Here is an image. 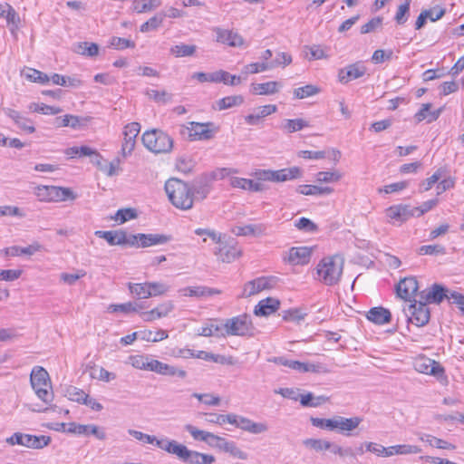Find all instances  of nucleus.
Instances as JSON below:
<instances>
[{"mask_svg": "<svg viewBox=\"0 0 464 464\" xmlns=\"http://www.w3.org/2000/svg\"><path fill=\"white\" fill-rule=\"evenodd\" d=\"M165 191L169 201L176 208L188 210L193 207V198L189 186L179 179H169L165 183Z\"/></svg>", "mask_w": 464, "mask_h": 464, "instance_id": "obj_1", "label": "nucleus"}, {"mask_svg": "<svg viewBox=\"0 0 464 464\" xmlns=\"http://www.w3.org/2000/svg\"><path fill=\"white\" fill-rule=\"evenodd\" d=\"M343 258L340 256L324 257L316 266L317 279L326 285H334L341 279Z\"/></svg>", "mask_w": 464, "mask_h": 464, "instance_id": "obj_2", "label": "nucleus"}, {"mask_svg": "<svg viewBox=\"0 0 464 464\" xmlns=\"http://www.w3.org/2000/svg\"><path fill=\"white\" fill-rule=\"evenodd\" d=\"M30 382L38 399L44 403H50L53 400V392L49 373L41 366L33 368L30 374Z\"/></svg>", "mask_w": 464, "mask_h": 464, "instance_id": "obj_3", "label": "nucleus"}, {"mask_svg": "<svg viewBox=\"0 0 464 464\" xmlns=\"http://www.w3.org/2000/svg\"><path fill=\"white\" fill-rule=\"evenodd\" d=\"M217 419V424L222 425L224 423H229L244 431L255 435L265 433L269 430L268 424L266 422H256L246 417L234 413H229L227 415L218 414Z\"/></svg>", "mask_w": 464, "mask_h": 464, "instance_id": "obj_4", "label": "nucleus"}, {"mask_svg": "<svg viewBox=\"0 0 464 464\" xmlns=\"http://www.w3.org/2000/svg\"><path fill=\"white\" fill-rule=\"evenodd\" d=\"M141 140L143 145L154 153H168L173 147V140L162 130H147L142 134Z\"/></svg>", "mask_w": 464, "mask_h": 464, "instance_id": "obj_5", "label": "nucleus"}, {"mask_svg": "<svg viewBox=\"0 0 464 464\" xmlns=\"http://www.w3.org/2000/svg\"><path fill=\"white\" fill-rule=\"evenodd\" d=\"M254 326L251 316L243 314L225 320L223 324L224 337L231 336H252Z\"/></svg>", "mask_w": 464, "mask_h": 464, "instance_id": "obj_6", "label": "nucleus"}, {"mask_svg": "<svg viewBox=\"0 0 464 464\" xmlns=\"http://www.w3.org/2000/svg\"><path fill=\"white\" fill-rule=\"evenodd\" d=\"M34 195L44 202H62L76 198L71 188L57 186H37L34 188Z\"/></svg>", "mask_w": 464, "mask_h": 464, "instance_id": "obj_7", "label": "nucleus"}, {"mask_svg": "<svg viewBox=\"0 0 464 464\" xmlns=\"http://www.w3.org/2000/svg\"><path fill=\"white\" fill-rule=\"evenodd\" d=\"M218 129L215 128L213 122H188V125H183L180 128V134L187 136L191 141L195 140H208L212 139L217 132Z\"/></svg>", "mask_w": 464, "mask_h": 464, "instance_id": "obj_8", "label": "nucleus"}, {"mask_svg": "<svg viewBox=\"0 0 464 464\" xmlns=\"http://www.w3.org/2000/svg\"><path fill=\"white\" fill-rule=\"evenodd\" d=\"M403 314L408 322L415 324L418 327L426 325L430 318V312L427 304L422 300L410 304L407 307L403 308Z\"/></svg>", "mask_w": 464, "mask_h": 464, "instance_id": "obj_9", "label": "nucleus"}, {"mask_svg": "<svg viewBox=\"0 0 464 464\" xmlns=\"http://www.w3.org/2000/svg\"><path fill=\"white\" fill-rule=\"evenodd\" d=\"M278 279L276 276H260L246 282L243 286V298L257 295L262 291L273 289L277 285Z\"/></svg>", "mask_w": 464, "mask_h": 464, "instance_id": "obj_10", "label": "nucleus"}, {"mask_svg": "<svg viewBox=\"0 0 464 464\" xmlns=\"http://www.w3.org/2000/svg\"><path fill=\"white\" fill-rule=\"evenodd\" d=\"M413 367L418 372L432 375L437 378L444 374V369L440 362L426 356L416 358L413 362Z\"/></svg>", "mask_w": 464, "mask_h": 464, "instance_id": "obj_11", "label": "nucleus"}, {"mask_svg": "<svg viewBox=\"0 0 464 464\" xmlns=\"http://www.w3.org/2000/svg\"><path fill=\"white\" fill-rule=\"evenodd\" d=\"M301 169L297 167H294L279 170H264L262 173V179L264 180L282 182L298 179L301 177Z\"/></svg>", "mask_w": 464, "mask_h": 464, "instance_id": "obj_12", "label": "nucleus"}, {"mask_svg": "<svg viewBox=\"0 0 464 464\" xmlns=\"http://www.w3.org/2000/svg\"><path fill=\"white\" fill-rule=\"evenodd\" d=\"M367 68L362 62H356L338 71V81L346 84L353 80L359 79L366 73Z\"/></svg>", "mask_w": 464, "mask_h": 464, "instance_id": "obj_13", "label": "nucleus"}, {"mask_svg": "<svg viewBox=\"0 0 464 464\" xmlns=\"http://www.w3.org/2000/svg\"><path fill=\"white\" fill-rule=\"evenodd\" d=\"M140 131V125L138 122H130L127 124L123 131V142L121 145V152L124 157L130 155L135 148L136 137Z\"/></svg>", "mask_w": 464, "mask_h": 464, "instance_id": "obj_14", "label": "nucleus"}, {"mask_svg": "<svg viewBox=\"0 0 464 464\" xmlns=\"http://www.w3.org/2000/svg\"><path fill=\"white\" fill-rule=\"evenodd\" d=\"M212 447L228 453L233 458L238 459L246 460L248 458L247 453L243 451L235 441L227 440L219 436H217L215 442L212 443Z\"/></svg>", "mask_w": 464, "mask_h": 464, "instance_id": "obj_15", "label": "nucleus"}, {"mask_svg": "<svg viewBox=\"0 0 464 464\" xmlns=\"http://www.w3.org/2000/svg\"><path fill=\"white\" fill-rule=\"evenodd\" d=\"M157 447L169 454L175 455L182 462L185 461L189 450L185 445L168 438L160 439V441L157 442Z\"/></svg>", "mask_w": 464, "mask_h": 464, "instance_id": "obj_16", "label": "nucleus"}, {"mask_svg": "<svg viewBox=\"0 0 464 464\" xmlns=\"http://www.w3.org/2000/svg\"><path fill=\"white\" fill-rule=\"evenodd\" d=\"M213 31L216 33V41L218 43L227 44L232 47H240L244 45L243 37L236 32L215 27Z\"/></svg>", "mask_w": 464, "mask_h": 464, "instance_id": "obj_17", "label": "nucleus"}, {"mask_svg": "<svg viewBox=\"0 0 464 464\" xmlns=\"http://www.w3.org/2000/svg\"><path fill=\"white\" fill-rule=\"evenodd\" d=\"M415 210L410 205L399 204L386 209V216L393 221L402 223L415 216Z\"/></svg>", "mask_w": 464, "mask_h": 464, "instance_id": "obj_18", "label": "nucleus"}, {"mask_svg": "<svg viewBox=\"0 0 464 464\" xmlns=\"http://www.w3.org/2000/svg\"><path fill=\"white\" fill-rule=\"evenodd\" d=\"M312 249L307 246L292 247L284 260L294 266L306 265L310 261Z\"/></svg>", "mask_w": 464, "mask_h": 464, "instance_id": "obj_19", "label": "nucleus"}, {"mask_svg": "<svg viewBox=\"0 0 464 464\" xmlns=\"http://www.w3.org/2000/svg\"><path fill=\"white\" fill-rule=\"evenodd\" d=\"M418 281L415 277L410 276L401 280L397 286L396 292L399 297L403 300H411L418 291Z\"/></svg>", "mask_w": 464, "mask_h": 464, "instance_id": "obj_20", "label": "nucleus"}, {"mask_svg": "<svg viewBox=\"0 0 464 464\" xmlns=\"http://www.w3.org/2000/svg\"><path fill=\"white\" fill-rule=\"evenodd\" d=\"M448 289L440 285L434 284L429 289L420 294V300L426 304H440L446 298Z\"/></svg>", "mask_w": 464, "mask_h": 464, "instance_id": "obj_21", "label": "nucleus"}, {"mask_svg": "<svg viewBox=\"0 0 464 464\" xmlns=\"http://www.w3.org/2000/svg\"><path fill=\"white\" fill-rule=\"evenodd\" d=\"M362 419L360 417L344 418L342 416L334 417L333 430H338L344 434L345 432L352 431L358 428Z\"/></svg>", "mask_w": 464, "mask_h": 464, "instance_id": "obj_22", "label": "nucleus"}, {"mask_svg": "<svg viewBox=\"0 0 464 464\" xmlns=\"http://www.w3.org/2000/svg\"><path fill=\"white\" fill-rule=\"evenodd\" d=\"M214 255L222 262L231 263L240 256L241 250L235 245L226 244L217 247L214 250Z\"/></svg>", "mask_w": 464, "mask_h": 464, "instance_id": "obj_23", "label": "nucleus"}, {"mask_svg": "<svg viewBox=\"0 0 464 464\" xmlns=\"http://www.w3.org/2000/svg\"><path fill=\"white\" fill-rule=\"evenodd\" d=\"M276 111L277 107L274 104L260 106L255 109L253 113L246 115L245 121L249 125H256L263 118L275 113Z\"/></svg>", "mask_w": 464, "mask_h": 464, "instance_id": "obj_24", "label": "nucleus"}, {"mask_svg": "<svg viewBox=\"0 0 464 464\" xmlns=\"http://www.w3.org/2000/svg\"><path fill=\"white\" fill-rule=\"evenodd\" d=\"M6 116L12 119L18 128L24 130L27 133L34 132L35 129L31 120L23 116L19 111L13 109H4Z\"/></svg>", "mask_w": 464, "mask_h": 464, "instance_id": "obj_25", "label": "nucleus"}, {"mask_svg": "<svg viewBox=\"0 0 464 464\" xmlns=\"http://www.w3.org/2000/svg\"><path fill=\"white\" fill-rule=\"evenodd\" d=\"M280 302L272 297L261 300L255 307L254 313L257 316H267L279 309Z\"/></svg>", "mask_w": 464, "mask_h": 464, "instance_id": "obj_26", "label": "nucleus"}, {"mask_svg": "<svg viewBox=\"0 0 464 464\" xmlns=\"http://www.w3.org/2000/svg\"><path fill=\"white\" fill-rule=\"evenodd\" d=\"M198 334L205 337H224L223 324L218 319L208 320L205 325L198 330Z\"/></svg>", "mask_w": 464, "mask_h": 464, "instance_id": "obj_27", "label": "nucleus"}, {"mask_svg": "<svg viewBox=\"0 0 464 464\" xmlns=\"http://www.w3.org/2000/svg\"><path fill=\"white\" fill-rule=\"evenodd\" d=\"M282 87V82L276 81L263 83H252L251 92L256 95H272L278 92Z\"/></svg>", "mask_w": 464, "mask_h": 464, "instance_id": "obj_28", "label": "nucleus"}, {"mask_svg": "<svg viewBox=\"0 0 464 464\" xmlns=\"http://www.w3.org/2000/svg\"><path fill=\"white\" fill-rule=\"evenodd\" d=\"M367 319L376 324H384L391 321V312L382 306L371 308L366 315Z\"/></svg>", "mask_w": 464, "mask_h": 464, "instance_id": "obj_29", "label": "nucleus"}, {"mask_svg": "<svg viewBox=\"0 0 464 464\" xmlns=\"http://www.w3.org/2000/svg\"><path fill=\"white\" fill-rule=\"evenodd\" d=\"M224 76L227 77V72L223 70H218L213 72H194L191 75V78L197 80L198 82H221L222 80H225Z\"/></svg>", "mask_w": 464, "mask_h": 464, "instance_id": "obj_30", "label": "nucleus"}, {"mask_svg": "<svg viewBox=\"0 0 464 464\" xmlns=\"http://www.w3.org/2000/svg\"><path fill=\"white\" fill-rule=\"evenodd\" d=\"M139 247H148L156 245L165 244L169 241V237L159 234H138Z\"/></svg>", "mask_w": 464, "mask_h": 464, "instance_id": "obj_31", "label": "nucleus"}, {"mask_svg": "<svg viewBox=\"0 0 464 464\" xmlns=\"http://www.w3.org/2000/svg\"><path fill=\"white\" fill-rule=\"evenodd\" d=\"M185 430L193 437L194 440L207 442L211 447L218 436L214 433L198 430L191 424L185 425Z\"/></svg>", "mask_w": 464, "mask_h": 464, "instance_id": "obj_32", "label": "nucleus"}, {"mask_svg": "<svg viewBox=\"0 0 464 464\" xmlns=\"http://www.w3.org/2000/svg\"><path fill=\"white\" fill-rule=\"evenodd\" d=\"M233 233L237 236L258 237L266 233V227L263 224H248L235 227Z\"/></svg>", "mask_w": 464, "mask_h": 464, "instance_id": "obj_33", "label": "nucleus"}, {"mask_svg": "<svg viewBox=\"0 0 464 464\" xmlns=\"http://www.w3.org/2000/svg\"><path fill=\"white\" fill-rule=\"evenodd\" d=\"M95 236L105 239L110 246H123L124 244V231H102L95 232Z\"/></svg>", "mask_w": 464, "mask_h": 464, "instance_id": "obj_34", "label": "nucleus"}, {"mask_svg": "<svg viewBox=\"0 0 464 464\" xmlns=\"http://www.w3.org/2000/svg\"><path fill=\"white\" fill-rule=\"evenodd\" d=\"M419 440L428 443L430 447L437 449L448 450H454L456 449V446L454 444L448 442L447 440L434 437L430 434L420 433L419 436Z\"/></svg>", "mask_w": 464, "mask_h": 464, "instance_id": "obj_35", "label": "nucleus"}, {"mask_svg": "<svg viewBox=\"0 0 464 464\" xmlns=\"http://www.w3.org/2000/svg\"><path fill=\"white\" fill-rule=\"evenodd\" d=\"M290 369L298 372H326V369L321 363L303 362L292 360Z\"/></svg>", "mask_w": 464, "mask_h": 464, "instance_id": "obj_36", "label": "nucleus"}, {"mask_svg": "<svg viewBox=\"0 0 464 464\" xmlns=\"http://www.w3.org/2000/svg\"><path fill=\"white\" fill-rule=\"evenodd\" d=\"M51 442V438L44 435H31L24 434V440L23 446L30 449H43Z\"/></svg>", "mask_w": 464, "mask_h": 464, "instance_id": "obj_37", "label": "nucleus"}, {"mask_svg": "<svg viewBox=\"0 0 464 464\" xmlns=\"http://www.w3.org/2000/svg\"><path fill=\"white\" fill-rule=\"evenodd\" d=\"M296 191L305 196H323L333 193L334 189L330 187H320L316 185H300Z\"/></svg>", "mask_w": 464, "mask_h": 464, "instance_id": "obj_38", "label": "nucleus"}, {"mask_svg": "<svg viewBox=\"0 0 464 464\" xmlns=\"http://www.w3.org/2000/svg\"><path fill=\"white\" fill-rule=\"evenodd\" d=\"M215 462L213 455L200 453L196 450H188L184 463L188 464H212Z\"/></svg>", "mask_w": 464, "mask_h": 464, "instance_id": "obj_39", "label": "nucleus"}, {"mask_svg": "<svg viewBox=\"0 0 464 464\" xmlns=\"http://www.w3.org/2000/svg\"><path fill=\"white\" fill-rule=\"evenodd\" d=\"M75 434L93 435L98 440H103L106 439L104 429L100 428L94 424H80L76 428Z\"/></svg>", "mask_w": 464, "mask_h": 464, "instance_id": "obj_40", "label": "nucleus"}, {"mask_svg": "<svg viewBox=\"0 0 464 464\" xmlns=\"http://www.w3.org/2000/svg\"><path fill=\"white\" fill-rule=\"evenodd\" d=\"M144 305L138 302H128L120 304H111L108 307V311L111 313L121 312L123 314L136 313L143 309Z\"/></svg>", "mask_w": 464, "mask_h": 464, "instance_id": "obj_41", "label": "nucleus"}, {"mask_svg": "<svg viewBox=\"0 0 464 464\" xmlns=\"http://www.w3.org/2000/svg\"><path fill=\"white\" fill-rule=\"evenodd\" d=\"M197 46L194 44H179L170 47L169 53L177 58L193 56Z\"/></svg>", "mask_w": 464, "mask_h": 464, "instance_id": "obj_42", "label": "nucleus"}, {"mask_svg": "<svg viewBox=\"0 0 464 464\" xmlns=\"http://www.w3.org/2000/svg\"><path fill=\"white\" fill-rule=\"evenodd\" d=\"M166 17L167 14L164 12L157 13L154 16H152L147 22L140 25V32L148 33L150 31L157 30L160 26H161Z\"/></svg>", "mask_w": 464, "mask_h": 464, "instance_id": "obj_43", "label": "nucleus"}, {"mask_svg": "<svg viewBox=\"0 0 464 464\" xmlns=\"http://www.w3.org/2000/svg\"><path fill=\"white\" fill-rule=\"evenodd\" d=\"M303 444L305 448L316 452L329 450L332 447L331 441L323 439H306L303 440Z\"/></svg>", "mask_w": 464, "mask_h": 464, "instance_id": "obj_44", "label": "nucleus"}, {"mask_svg": "<svg viewBox=\"0 0 464 464\" xmlns=\"http://www.w3.org/2000/svg\"><path fill=\"white\" fill-rule=\"evenodd\" d=\"M168 337V332L162 329H160L157 332H152L151 330H143L139 332V338L147 342L156 343L165 340Z\"/></svg>", "mask_w": 464, "mask_h": 464, "instance_id": "obj_45", "label": "nucleus"}, {"mask_svg": "<svg viewBox=\"0 0 464 464\" xmlns=\"http://www.w3.org/2000/svg\"><path fill=\"white\" fill-rule=\"evenodd\" d=\"M82 119L81 117L72 114H66L55 119L57 127H71L74 130H77L82 126Z\"/></svg>", "mask_w": 464, "mask_h": 464, "instance_id": "obj_46", "label": "nucleus"}, {"mask_svg": "<svg viewBox=\"0 0 464 464\" xmlns=\"http://www.w3.org/2000/svg\"><path fill=\"white\" fill-rule=\"evenodd\" d=\"M299 401L304 407H318L326 402L328 401V397L324 395L314 397L312 392H308L303 395L300 394Z\"/></svg>", "mask_w": 464, "mask_h": 464, "instance_id": "obj_47", "label": "nucleus"}, {"mask_svg": "<svg viewBox=\"0 0 464 464\" xmlns=\"http://www.w3.org/2000/svg\"><path fill=\"white\" fill-rule=\"evenodd\" d=\"M160 5V1H159V0H134L133 1V9L139 14L152 11Z\"/></svg>", "mask_w": 464, "mask_h": 464, "instance_id": "obj_48", "label": "nucleus"}, {"mask_svg": "<svg viewBox=\"0 0 464 464\" xmlns=\"http://www.w3.org/2000/svg\"><path fill=\"white\" fill-rule=\"evenodd\" d=\"M244 102V98L241 95H232L224 97L217 102L218 109L219 111L227 110L235 106H239Z\"/></svg>", "mask_w": 464, "mask_h": 464, "instance_id": "obj_49", "label": "nucleus"}, {"mask_svg": "<svg viewBox=\"0 0 464 464\" xmlns=\"http://www.w3.org/2000/svg\"><path fill=\"white\" fill-rule=\"evenodd\" d=\"M130 292L139 298L151 297V293L149 291L148 282L142 284L129 283Z\"/></svg>", "mask_w": 464, "mask_h": 464, "instance_id": "obj_50", "label": "nucleus"}, {"mask_svg": "<svg viewBox=\"0 0 464 464\" xmlns=\"http://www.w3.org/2000/svg\"><path fill=\"white\" fill-rule=\"evenodd\" d=\"M411 0H404L403 4L398 6L394 20L398 24H404L410 16V6Z\"/></svg>", "mask_w": 464, "mask_h": 464, "instance_id": "obj_51", "label": "nucleus"}, {"mask_svg": "<svg viewBox=\"0 0 464 464\" xmlns=\"http://www.w3.org/2000/svg\"><path fill=\"white\" fill-rule=\"evenodd\" d=\"M309 124L306 121L303 119H294V120H285L283 123L282 128L287 133H293L298 130H303L305 127H308Z\"/></svg>", "mask_w": 464, "mask_h": 464, "instance_id": "obj_52", "label": "nucleus"}, {"mask_svg": "<svg viewBox=\"0 0 464 464\" xmlns=\"http://www.w3.org/2000/svg\"><path fill=\"white\" fill-rule=\"evenodd\" d=\"M320 89L313 84H307L294 90V96L296 99H304L319 93Z\"/></svg>", "mask_w": 464, "mask_h": 464, "instance_id": "obj_53", "label": "nucleus"}, {"mask_svg": "<svg viewBox=\"0 0 464 464\" xmlns=\"http://www.w3.org/2000/svg\"><path fill=\"white\" fill-rule=\"evenodd\" d=\"M24 75L31 82H39L42 84H45L50 81V78L47 74L33 68H27Z\"/></svg>", "mask_w": 464, "mask_h": 464, "instance_id": "obj_54", "label": "nucleus"}, {"mask_svg": "<svg viewBox=\"0 0 464 464\" xmlns=\"http://www.w3.org/2000/svg\"><path fill=\"white\" fill-rule=\"evenodd\" d=\"M66 396L69 400L82 404L85 402L86 399H88L87 393H85L82 390L73 386L67 388Z\"/></svg>", "mask_w": 464, "mask_h": 464, "instance_id": "obj_55", "label": "nucleus"}, {"mask_svg": "<svg viewBox=\"0 0 464 464\" xmlns=\"http://www.w3.org/2000/svg\"><path fill=\"white\" fill-rule=\"evenodd\" d=\"M193 358H198L205 361H212L214 362L225 364L227 363L226 357L218 354H214L205 351H194Z\"/></svg>", "mask_w": 464, "mask_h": 464, "instance_id": "obj_56", "label": "nucleus"}, {"mask_svg": "<svg viewBox=\"0 0 464 464\" xmlns=\"http://www.w3.org/2000/svg\"><path fill=\"white\" fill-rule=\"evenodd\" d=\"M430 104H429V103L423 104L421 109L415 115V118L417 119V121H421L427 119L428 117H429V119H428L429 122L435 121L440 115V111H438L436 112H430Z\"/></svg>", "mask_w": 464, "mask_h": 464, "instance_id": "obj_57", "label": "nucleus"}, {"mask_svg": "<svg viewBox=\"0 0 464 464\" xmlns=\"http://www.w3.org/2000/svg\"><path fill=\"white\" fill-rule=\"evenodd\" d=\"M420 255L438 256L445 255L446 249L441 245H424L418 250Z\"/></svg>", "mask_w": 464, "mask_h": 464, "instance_id": "obj_58", "label": "nucleus"}, {"mask_svg": "<svg viewBox=\"0 0 464 464\" xmlns=\"http://www.w3.org/2000/svg\"><path fill=\"white\" fill-rule=\"evenodd\" d=\"M268 69H273V65L270 64L268 62L264 63H253L246 65L243 69V72L246 74L248 73H257L261 72H265Z\"/></svg>", "mask_w": 464, "mask_h": 464, "instance_id": "obj_59", "label": "nucleus"}, {"mask_svg": "<svg viewBox=\"0 0 464 464\" xmlns=\"http://www.w3.org/2000/svg\"><path fill=\"white\" fill-rule=\"evenodd\" d=\"M128 433L134 439L146 444H152L157 446V442L160 441V440L157 439L155 436L149 435L136 430L130 429L128 430Z\"/></svg>", "mask_w": 464, "mask_h": 464, "instance_id": "obj_60", "label": "nucleus"}, {"mask_svg": "<svg viewBox=\"0 0 464 464\" xmlns=\"http://www.w3.org/2000/svg\"><path fill=\"white\" fill-rule=\"evenodd\" d=\"M137 217V213L135 209L132 208H121L119 209L115 216L112 218L115 221H119L120 223H125L130 219H133Z\"/></svg>", "mask_w": 464, "mask_h": 464, "instance_id": "obj_61", "label": "nucleus"}, {"mask_svg": "<svg viewBox=\"0 0 464 464\" xmlns=\"http://www.w3.org/2000/svg\"><path fill=\"white\" fill-rule=\"evenodd\" d=\"M342 178L338 171H320L316 174V180L319 182H336Z\"/></svg>", "mask_w": 464, "mask_h": 464, "instance_id": "obj_62", "label": "nucleus"}, {"mask_svg": "<svg viewBox=\"0 0 464 464\" xmlns=\"http://www.w3.org/2000/svg\"><path fill=\"white\" fill-rule=\"evenodd\" d=\"M393 52L392 50L378 49L374 51L372 56V62L379 64L386 61H390L392 58Z\"/></svg>", "mask_w": 464, "mask_h": 464, "instance_id": "obj_63", "label": "nucleus"}, {"mask_svg": "<svg viewBox=\"0 0 464 464\" xmlns=\"http://www.w3.org/2000/svg\"><path fill=\"white\" fill-rule=\"evenodd\" d=\"M295 227L304 232H314L317 230V226L307 218H300L295 220Z\"/></svg>", "mask_w": 464, "mask_h": 464, "instance_id": "obj_64", "label": "nucleus"}]
</instances>
